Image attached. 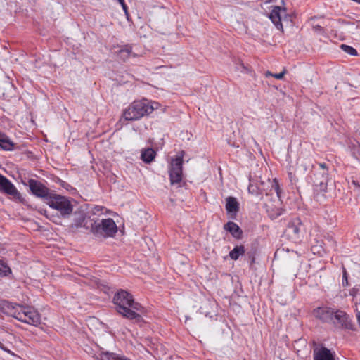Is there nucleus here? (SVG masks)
Returning a JSON list of instances; mask_svg holds the SVG:
<instances>
[{
	"instance_id": "obj_34",
	"label": "nucleus",
	"mask_w": 360,
	"mask_h": 360,
	"mask_svg": "<svg viewBox=\"0 0 360 360\" xmlns=\"http://www.w3.org/2000/svg\"><path fill=\"white\" fill-rule=\"evenodd\" d=\"M272 75H273V74H272L271 72H269V71H267V72L265 73V75H266V77L272 76Z\"/></svg>"
},
{
	"instance_id": "obj_12",
	"label": "nucleus",
	"mask_w": 360,
	"mask_h": 360,
	"mask_svg": "<svg viewBox=\"0 0 360 360\" xmlns=\"http://www.w3.org/2000/svg\"><path fill=\"white\" fill-rule=\"evenodd\" d=\"M333 321L338 322V323L340 324L342 328L347 329L353 330V324L352 323V320L349 316L342 310H335L333 314Z\"/></svg>"
},
{
	"instance_id": "obj_36",
	"label": "nucleus",
	"mask_w": 360,
	"mask_h": 360,
	"mask_svg": "<svg viewBox=\"0 0 360 360\" xmlns=\"http://www.w3.org/2000/svg\"><path fill=\"white\" fill-rule=\"evenodd\" d=\"M354 185L357 186L359 188H360V186L359 185H357V184L354 181L352 182Z\"/></svg>"
},
{
	"instance_id": "obj_10",
	"label": "nucleus",
	"mask_w": 360,
	"mask_h": 360,
	"mask_svg": "<svg viewBox=\"0 0 360 360\" xmlns=\"http://www.w3.org/2000/svg\"><path fill=\"white\" fill-rule=\"evenodd\" d=\"M25 184L29 186L30 191L33 195L37 197L44 198L46 201H47L52 194L46 186L37 180L30 179L28 180L27 183Z\"/></svg>"
},
{
	"instance_id": "obj_26",
	"label": "nucleus",
	"mask_w": 360,
	"mask_h": 360,
	"mask_svg": "<svg viewBox=\"0 0 360 360\" xmlns=\"http://www.w3.org/2000/svg\"><path fill=\"white\" fill-rule=\"evenodd\" d=\"M238 69L241 72H248L249 71L248 68L247 67L245 66V65L243 63H240V68H238Z\"/></svg>"
},
{
	"instance_id": "obj_28",
	"label": "nucleus",
	"mask_w": 360,
	"mask_h": 360,
	"mask_svg": "<svg viewBox=\"0 0 360 360\" xmlns=\"http://www.w3.org/2000/svg\"><path fill=\"white\" fill-rule=\"evenodd\" d=\"M120 4H121V6H122L124 11L125 12V13L127 14V5H126V4L124 2V0L120 1Z\"/></svg>"
},
{
	"instance_id": "obj_3",
	"label": "nucleus",
	"mask_w": 360,
	"mask_h": 360,
	"mask_svg": "<svg viewBox=\"0 0 360 360\" xmlns=\"http://www.w3.org/2000/svg\"><path fill=\"white\" fill-rule=\"evenodd\" d=\"M311 179L314 184V199L321 203L326 198L328 183L330 179L328 167L326 163H318L312 171Z\"/></svg>"
},
{
	"instance_id": "obj_30",
	"label": "nucleus",
	"mask_w": 360,
	"mask_h": 360,
	"mask_svg": "<svg viewBox=\"0 0 360 360\" xmlns=\"http://www.w3.org/2000/svg\"><path fill=\"white\" fill-rule=\"evenodd\" d=\"M120 4H121V6H122L124 11L125 12V13L127 14V5H126V4L124 2V0L120 1Z\"/></svg>"
},
{
	"instance_id": "obj_23",
	"label": "nucleus",
	"mask_w": 360,
	"mask_h": 360,
	"mask_svg": "<svg viewBox=\"0 0 360 360\" xmlns=\"http://www.w3.org/2000/svg\"><path fill=\"white\" fill-rule=\"evenodd\" d=\"M11 273V269L6 264L0 260V276H6Z\"/></svg>"
},
{
	"instance_id": "obj_8",
	"label": "nucleus",
	"mask_w": 360,
	"mask_h": 360,
	"mask_svg": "<svg viewBox=\"0 0 360 360\" xmlns=\"http://www.w3.org/2000/svg\"><path fill=\"white\" fill-rule=\"evenodd\" d=\"M184 152L181 151L172 159L169 167V179L172 184H179L182 180V165Z\"/></svg>"
},
{
	"instance_id": "obj_11",
	"label": "nucleus",
	"mask_w": 360,
	"mask_h": 360,
	"mask_svg": "<svg viewBox=\"0 0 360 360\" xmlns=\"http://www.w3.org/2000/svg\"><path fill=\"white\" fill-rule=\"evenodd\" d=\"M334 309L328 307H318L313 311L314 316L322 322L336 323L333 321Z\"/></svg>"
},
{
	"instance_id": "obj_2",
	"label": "nucleus",
	"mask_w": 360,
	"mask_h": 360,
	"mask_svg": "<svg viewBox=\"0 0 360 360\" xmlns=\"http://www.w3.org/2000/svg\"><path fill=\"white\" fill-rule=\"evenodd\" d=\"M116 306L117 311L123 317L129 320L141 319L139 313L143 312V307L141 304L135 302L133 295L125 290H117L112 299Z\"/></svg>"
},
{
	"instance_id": "obj_5",
	"label": "nucleus",
	"mask_w": 360,
	"mask_h": 360,
	"mask_svg": "<svg viewBox=\"0 0 360 360\" xmlns=\"http://www.w3.org/2000/svg\"><path fill=\"white\" fill-rule=\"evenodd\" d=\"M90 232L96 237H112L117 231V226L111 218L92 219L89 220Z\"/></svg>"
},
{
	"instance_id": "obj_22",
	"label": "nucleus",
	"mask_w": 360,
	"mask_h": 360,
	"mask_svg": "<svg viewBox=\"0 0 360 360\" xmlns=\"http://www.w3.org/2000/svg\"><path fill=\"white\" fill-rule=\"evenodd\" d=\"M245 252V248L243 245H238L236 246L230 252L229 256L230 257L233 259L236 260L238 259V257L240 255H243Z\"/></svg>"
},
{
	"instance_id": "obj_32",
	"label": "nucleus",
	"mask_w": 360,
	"mask_h": 360,
	"mask_svg": "<svg viewBox=\"0 0 360 360\" xmlns=\"http://www.w3.org/2000/svg\"><path fill=\"white\" fill-rule=\"evenodd\" d=\"M313 28H314V31H322L323 30L322 27L320 25H316Z\"/></svg>"
},
{
	"instance_id": "obj_21",
	"label": "nucleus",
	"mask_w": 360,
	"mask_h": 360,
	"mask_svg": "<svg viewBox=\"0 0 360 360\" xmlns=\"http://www.w3.org/2000/svg\"><path fill=\"white\" fill-rule=\"evenodd\" d=\"M85 217L83 214H79V217L75 219L74 223L72 224V227L78 229L79 227H84L86 230H90V224H88L86 221L84 223Z\"/></svg>"
},
{
	"instance_id": "obj_15",
	"label": "nucleus",
	"mask_w": 360,
	"mask_h": 360,
	"mask_svg": "<svg viewBox=\"0 0 360 360\" xmlns=\"http://www.w3.org/2000/svg\"><path fill=\"white\" fill-rule=\"evenodd\" d=\"M224 229L236 238L239 239L242 237L243 232L237 224L233 221H229L224 226Z\"/></svg>"
},
{
	"instance_id": "obj_7",
	"label": "nucleus",
	"mask_w": 360,
	"mask_h": 360,
	"mask_svg": "<svg viewBox=\"0 0 360 360\" xmlns=\"http://www.w3.org/2000/svg\"><path fill=\"white\" fill-rule=\"evenodd\" d=\"M51 208L60 212L63 217L69 216L72 212V206L68 198L56 194H51L46 201Z\"/></svg>"
},
{
	"instance_id": "obj_14",
	"label": "nucleus",
	"mask_w": 360,
	"mask_h": 360,
	"mask_svg": "<svg viewBox=\"0 0 360 360\" xmlns=\"http://www.w3.org/2000/svg\"><path fill=\"white\" fill-rule=\"evenodd\" d=\"M239 209L240 205L236 198L229 196L226 198V210L229 214L235 217Z\"/></svg>"
},
{
	"instance_id": "obj_6",
	"label": "nucleus",
	"mask_w": 360,
	"mask_h": 360,
	"mask_svg": "<svg viewBox=\"0 0 360 360\" xmlns=\"http://www.w3.org/2000/svg\"><path fill=\"white\" fill-rule=\"evenodd\" d=\"M11 316L18 321L37 326L41 323V316L33 307L29 306L18 305L13 307Z\"/></svg>"
},
{
	"instance_id": "obj_4",
	"label": "nucleus",
	"mask_w": 360,
	"mask_h": 360,
	"mask_svg": "<svg viewBox=\"0 0 360 360\" xmlns=\"http://www.w3.org/2000/svg\"><path fill=\"white\" fill-rule=\"evenodd\" d=\"M159 105L158 103L147 99L136 101L124 110L122 117L127 121L136 120L152 113Z\"/></svg>"
},
{
	"instance_id": "obj_18",
	"label": "nucleus",
	"mask_w": 360,
	"mask_h": 360,
	"mask_svg": "<svg viewBox=\"0 0 360 360\" xmlns=\"http://www.w3.org/2000/svg\"><path fill=\"white\" fill-rule=\"evenodd\" d=\"M302 226V222L299 218H295L289 222L287 226V231L290 233L298 235L300 231V228Z\"/></svg>"
},
{
	"instance_id": "obj_16",
	"label": "nucleus",
	"mask_w": 360,
	"mask_h": 360,
	"mask_svg": "<svg viewBox=\"0 0 360 360\" xmlns=\"http://www.w3.org/2000/svg\"><path fill=\"white\" fill-rule=\"evenodd\" d=\"M314 360H335V357L330 349L322 347L314 353Z\"/></svg>"
},
{
	"instance_id": "obj_31",
	"label": "nucleus",
	"mask_w": 360,
	"mask_h": 360,
	"mask_svg": "<svg viewBox=\"0 0 360 360\" xmlns=\"http://www.w3.org/2000/svg\"><path fill=\"white\" fill-rule=\"evenodd\" d=\"M120 4H121V6H122L124 11L125 12V13L127 14V5H126V4L124 2V0L120 1Z\"/></svg>"
},
{
	"instance_id": "obj_24",
	"label": "nucleus",
	"mask_w": 360,
	"mask_h": 360,
	"mask_svg": "<svg viewBox=\"0 0 360 360\" xmlns=\"http://www.w3.org/2000/svg\"><path fill=\"white\" fill-rule=\"evenodd\" d=\"M341 49L345 51L347 53L351 55V56H356L357 55V51L350 46H348V45H345V44H342L341 45Z\"/></svg>"
},
{
	"instance_id": "obj_17",
	"label": "nucleus",
	"mask_w": 360,
	"mask_h": 360,
	"mask_svg": "<svg viewBox=\"0 0 360 360\" xmlns=\"http://www.w3.org/2000/svg\"><path fill=\"white\" fill-rule=\"evenodd\" d=\"M118 58L122 61H126L130 56H136L132 52V46L130 44H126L117 52Z\"/></svg>"
},
{
	"instance_id": "obj_13",
	"label": "nucleus",
	"mask_w": 360,
	"mask_h": 360,
	"mask_svg": "<svg viewBox=\"0 0 360 360\" xmlns=\"http://www.w3.org/2000/svg\"><path fill=\"white\" fill-rule=\"evenodd\" d=\"M282 13H285V8H282L280 6H274L269 14V18L276 27L281 31H283L281 22Z\"/></svg>"
},
{
	"instance_id": "obj_38",
	"label": "nucleus",
	"mask_w": 360,
	"mask_h": 360,
	"mask_svg": "<svg viewBox=\"0 0 360 360\" xmlns=\"http://www.w3.org/2000/svg\"><path fill=\"white\" fill-rule=\"evenodd\" d=\"M345 282L347 283V277L345 278Z\"/></svg>"
},
{
	"instance_id": "obj_20",
	"label": "nucleus",
	"mask_w": 360,
	"mask_h": 360,
	"mask_svg": "<svg viewBox=\"0 0 360 360\" xmlns=\"http://www.w3.org/2000/svg\"><path fill=\"white\" fill-rule=\"evenodd\" d=\"M0 147L5 150H12L13 148V143L5 135L0 133Z\"/></svg>"
},
{
	"instance_id": "obj_19",
	"label": "nucleus",
	"mask_w": 360,
	"mask_h": 360,
	"mask_svg": "<svg viewBox=\"0 0 360 360\" xmlns=\"http://www.w3.org/2000/svg\"><path fill=\"white\" fill-rule=\"evenodd\" d=\"M156 155L155 151L150 148L143 150L141 153V159L146 163L151 162Z\"/></svg>"
},
{
	"instance_id": "obj_35",
	"label": "nucleus",
	"mask_w": 360,
	"mask_h": 360,
	"mask_svg": "<svg viewBox=\"0 0 360 360\" xmlns=\"http://www.w3.org/2000/svg\"><path fill=\"white\" fill-rule=\"evenodd\" d=\"M102 208H103V207L99 208L98 207H95V210H96V211H98H98L101 210H102Z\"/></svg>"
},
{
	"instance_id": "obj_37",
	"label": "nucleus",
	"mask_w": 360,
	"mask_h": 360,
	"mask_svg": "<svg viewBox=\"0 0 360 360\" xmlns=\"http://www.w3.org/2000/svg\"><path fill=\"white\" fill-rule=\"evenodd\" d=\"M344 277L346 278V273L345 272L344 273Z\"/></svg>"
},
{
	"instance_id": "obj_33",
	"label": "nucleus",
	"mask_w": 360,
	"mask_h": 360,
	"mask_svg": "<svg viewBox=\"0 0 360 360\" xmlns=\"http://www.w3.org/2000/svg\"><path fill=\"white\" fill-rule=\"evenodd\" d=\"M0 348H1V349L4 350V351H7V349L4 347V344H3V343H1V342H0ZM8 352H9V351L8 350Z\"/></svg>"
},
{
	"instance_id": "obj_27",
	"label": "nucleus",
	"mask_w": 360,
	"mask_h": 360,
	"mask_svg": "<svg viewBox=\"0 0 360 360\" xmlns=\"http://www.w3.org/2000/svg\"><path fill=\"white\" fill-rule=\"evenodd\" d=\"M288 176L292 183L296 182L297 179L296 178L295 175L293 174L292 172L288 173Z\"/></svg>"
},
{
	"instance_id": "obj_25",
	"label": "nucleus",
	"mask_w": 360,
	"mask_h": 360,
	"mask_svg": "<svg viewBox=\"0 0 360 360\" xmlns=\"http://www.w3.org/2000/svg\"><path fill=\"white\" fill-rule=\"evenodd\" d=\"M285 72H286V71H285V70H284L283 72H281L280 73H276V74L272 75V77H274V78H276L277 79H281L283 78Z\"/></svg>"
},
{
	"instance_id": "obj_29",
	"label": "nucleus",
	"mask_w": 360,
	"mask_h": 360,
	"mask_svg": "<svg viewBox=\"0 0 360 360\" xmlns=\"http://www.w3.org/2000/svg\"><path fill=\"white\" fill-rule=\"evenodd\" d=\"M120 4H121V6H122L124 11L125 12V13L127 14V5H126V4L124 2V0L120 1Z\"/></svg>"
},
{
	"instance_id": "obj_9",
	"label": "nucleus",
	"mask_w": 360,
	"mask_h": 360,
	"mask_svg": "<svg viewBox=\"0 0 360 360\" xmlns=\"http://www.w3.org/2000/svg\"><path fill=\"white\" fill-rule=\"evenodd\" d=\"M0 192L11 195L13 199L20 202L23 200L20 193L14 184L6 177L0 174Z\"/></svg>"
},
{
	"instance_id": "obj_1",
	"label": "nucleus",
	"mask_w": 360,
	"mask_h": 360,
	"mask_svg": "<svg viewBox=\"0 0 360 360\" xmlns=\"http://www.w3.org/2000/svg\"><path fill=\"white\" fill-rule=\"evenodd\" d=\"M248 189L249 193L260 196L266 212L271 219L278 218L285 212V210L280 207L282 190L276 179H269L266 181H250Z\"/></svg>"
}]
</instances>
